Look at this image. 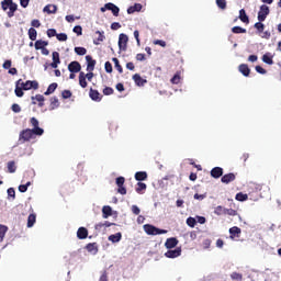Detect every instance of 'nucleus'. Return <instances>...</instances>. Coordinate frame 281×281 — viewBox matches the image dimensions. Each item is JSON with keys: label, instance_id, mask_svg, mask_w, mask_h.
<instances>
[{"label": "nucleus", "instance_id": "f257e3e1", "mask_svg": "<svg viewBox=\"0 0 281 281\" xmlns=\"http://www.w3.org/2000/svg\"><path fill=\"white\" fill-rule=\"evenodd\" d=\"M43 133H45V131L43 128H36V130H23L22 132H20L19 135V142L21 144H25V142H30V139H34V135H43Z\"/></svg>", "mask_w": 281, "mask_h": 281}, {"label": "nucleus", "instance_id": "f03ea898", "mask_svg": "<svg viewBox=\"0 0 281 281\" xmlns=\"http://www.w3.org/2000/svg\"><path fill=\"white\" fill-rule=\"evenodd\" d=\"M1 7H2V10L5 12V10L9 9L8 11V16L9 19H12V16H14V13L16 12L19 5L16 3H14L12 0H3L1 2Z\"/></svg>", "mask_w": 281, "mask_h": 281}, {"label": "nucleus", "instance_id": "7ed1b4c3", "mask_svg": "<svg viewBox=\"0 0 281 281\" xmlns=\"http://www.w3.org/2000/svg\"><path fill=\"white\" fill-rule=\"evenodd\" d=\"M144 232L148 235V236H159L161 234H168V231L166 229H161V228H157L150 224H145L144 225Z\"/></svg>", "mask_w": 281, "mask_h": 281}, {"label": "nucleus", "instance_id": "20e7f679", "mask_svg": "<svg viewBox=\"0 0 281 281\" xmlns=\"http://www.w3.org/2000/svg\"><path fill=\"white\" fill-rule=\"evenodd\" d=\"M18 85H20L24 91H30V89H34L36 91V89H38V81L36 80H27L23 82V79H19Z\"/></svg>", "mask_w": 281, "mask_h": 281}, {"label": "nucleus", "instance_id": "39448f33", "mask_svg": "<svg viewBox=\"0 0 281 281\" xmlns=\"http://www.w3.org/2000/svg\"><path fill=\"white\" fill-rule=\"evenodd\" d=\"M128 45V35L121 33L119 35V48L121 52H126V47Z\"/></svg>", "mask_w": 281, "mask_h": 281}, {"label": "nucleus", "instance_id": "423d86ee", "mask_svg": "<svg viewBox=\"0 0 281 281\" xmlns=\"http://www.w3.org/2000/svg\"><path fill=\"white\" fill-rule=\"evenodd\" d=\"M126 182V179L124 177H119L116 178V186H117V192L119 194H126V187L124 186V183Z\"/></svg>", "mask_w": 281, "mask_h": 281}, {"label": "nucleus", "instance_id": "0eeeda50", "mask_svg": "<svg viewBox=\"0 0 281 281\" xmlns=\"http://www.w3.org/2000/svg\"><path fill=\"white\" fill-rule=\"evenodd\" d=\"M267 16H269V8L266 4H262L258 12V21H266Z\"/></svg>", "mask_w": 281, "mask_h": 281}, {"label": "nucleus", "instance_id": "6e6552de", "mask_svg": "<svg viewBox=\"0 0 281 281\" xmlns=\"http://www.w3.org/2000/svg\"><path fill=\"white\" fill-rule=\"evenodd\" d=\"M228 232L231 240H236V238H240V234H243V231L238 226L231 227Z\"/></svg>", "mask_w": 281, "mask_h": 281}, {"label": "nucleus", "instance_id": "1a4fd4ad", "mask_svg": "<svg viewBox=\"0 0 281 281\" xmlns=\"http://www.w3.org/2000/svg\"><path fill=\"white\" fill-rule=\"evenodd\" d=\"M81 69H82V66L80 65L79 61H71L68 65V71H70V74H79Z\"/></svg>", "mask_w": 281, "mask_h": 281}, {"label": "nucleus", "instance_id": "9d476101", "mask_svg": "<svg viewBox=\"0 0 281 281\" xmlns=\"http://www.w3.org/2000/svg\"><path fill=\"white\" fill-rule=\"evenodd\" d=\"M132 80H134L136 87H144V85L148 82V80L142 78L139 74L133 75Z\"/></svg>", "mask_w": 281, "mask_h": 281}, {"label": "nucleus", "instance_id": "9b49d317", "mask_svg": "<svg viewBox=\"0 0 281 281\" xmlns=\"http://www.w3.org/2000/svg\"><path fill=\"white\" fill-rule=\"evenodd\" d=\"M177 245H179V239H177L176 237H170L165 243V247L167 249H175Z\"/></svg>", "mask_w": 281, "mask_h": 281}, {"label": "nucleus", "instance_id": "f8f14e48", "mask_svg": "<svg viewBox=\"0 0 281 281\" xmlns=\"http://www.w3.org/2000/svg\"><path fill=\"white\" fill-rule=\"evenodd\" d=\"M58 65H60V54L58 52H53V63H50V67L53 69H58Z\"/></svg>", "mask_w": 281, "mask_h": 281}, {"label": "nucleus", "instance_id": "ddd939ff", "mask_svg": "<svg viewBox=\"0 0 281 281\" xmlns=\"http://www.w3.org/2000/svg\"><path fill=\"white\" fill-rule=\"evenodd\" d=\"M86 61H87V71H93V69H95V59H93L91 55H87Z\"/></svg>", "mask_w": 281, "mask_h": 281}, {"label": "nucleus", "instance_id": "4468645a", "mask_svg": "<svg viewBox=\"0 0 281 281\" xmlns=\"http://www.w3.org/2000/svg\"><path fill=\"white\" fill-rule=\"evenodd\" d=\"M105 8L112 11L113 16H120V7L115 5L112 2L105 3Z\"/></svg>", "mask_w": 281, "mask_h": 281}, {"label": "nucleus", "instance_id": "2eb2a0df", "mask_svg": "<svg viewBox=\"0 0 281 281\" xmlns=\"http://www.w3.org/2000/svg\"><path fill=\"white\" fill-rule=\"evenodd\" d=\"M89 95L93 102H101L102 95H100V92L98 90H94L93 88H90Z\"/></svg>", "mask_w": 281, "mask_h": 281}, {"label": "nucleus", "instance_id": "dca6fc26", "mask_svg": "<svg viewBox=\"0 0 281 281\" xmlns=\"http://www.w3.org/2000/svg\"><path fill=\"white\" fill-rule=\"evenodd\" d=\"M32 104H36L38 102V106H45V97L43 94H36L35 97H31Z\"/></svg>", "mask_w": 281, "mask_h": 281}, {"label": "nucleus", "instance_id": "f3484780", "mask_svg": "<svg viewBox=\"0 0 281 281\" xmlns=\"http://www.w3.org/2000/svg\"><path fill=\"white\" fill-rule=\"evenodd\" d=\"M89 236V231L86 227H79L77 231V238L85 240Z\"/></svg>", "mask_w": 281, "mask_h": 281}, {"label": "nucleus", "instance_id": "a211bd4d", "mask_svg": "<svg viewBox=\"0 0 281 281\" xmlns=\"http://www.w3.org/2000/svg\"><path fill=\"white\" fill-rule=\"evenodd\" d=\"M222 183H232V181H236V175L235 173H226L222 176L221 178Z\"/></svg>", "mask_w": 281, "mask_h": 281}, {"label": "nucleus", "instance_id": "6ab92c4d", "mask_svg": "<svg viewBox=\"0 0 281 281\" xmlns=\"http://www.w3.org/2000/svg\"><path fill=\"white\" fill-rule=\"evenodd\" d=\"M86 249L89 254H92V256H95V254H98V251H99L97 243L87 244Z\"/></svg>", "mask_w": 281, "mask_h": 281}, {"label": "nucleus", "instance_id": "aec40b11", "mask_svg": "<svg viewBox=\"0 0 281 281\" xmlns=\"http://www.w3.org/2000/svg\"><path fill=\"white\" fill-rule=\"evenodd\" d=\"M166 258H179L181 256V248H176L173 250H168L165 254Z\"/></svg>", "mask_w": 281, "mask_h": 281}, {"label": "nucleus", "instance_id": "412c9836", "mask_svg": "<svg viewBox=\"0 0 281 281\" xmlns=\"http://www.w3.org/2000/svg\"><path fill=\"white\" fill-rule=\"evenodd\" d=\"M211 177H213V179H221V177H223V168L214 167L211 170Z\"/></svg>", "mask_w": 281, "mask_h": 281}, {"label": "nucleus", "instance_id": "4be33fe9", "mask_svg": "<svg viewBox=\"0 0 281 281\" xmlns=\"http://www.w3.org/2000/svg\"><path fill=\"white\" fill-rule=\"evenodd\" d=\"M238 71L243 74L246 78L249 77V74H251V69H249V66L247 64H240L238 67Z\"/></svg>", "mask_w": 281, "mask_h": 281}, {"label": "nucleus", "instance_id": "5701e85b", "mask_svg": "<svg viewBox=\"0 0 281 281\" xmlns=\"http://www.w3.org/2000/svg\"><path fill=\"white\" fill-rule=\"evenodd\" d=\"M142 3H135L127 9V14H135V12H142Z\"/></svg>", "mask_w": 281, "mask_h": 281}, {"label": "nucleus", "instance_id": "b1692460", "mask_svg": "<svg viewBox=\"0 0 281 281\" xmlns=\"http://www.w3.org/2000/svg\"><path fill=\"white\" fill-rule=\"evenodd\" d=\"M57 11L58 7H56L55 4H47L43 9V12H47V14H56Z\"/></svg>", "mask_w": 281, "mask_h": 281}, {"label": "nucleus", "instance_id": "393cba45", "mask_svg": "<svg viewBox=\"0 0 281 281\" xmlns=\"http://www.w3.org/2000/svg\"><path fill=\"white\" fill-rule=\"evenodd\" d=\"M60 106V102L58 101V97L50 98L49 111H55Z\"/></svg>", "mask_w": 281, "mask_h": 281}, {"label": "nucleus", "instance_id": "a878e982", "mask_svg": "<svg viewBox=\"0 0 281 281\" xmlns=\"http://www.w3.org/2000/svg\"><path fill=\"white\" fill-rule=\"evenodd\" d=\"M109 216H113V209L111 206L106 205L102 207V217L109 218Z\"/></svg>", "mask_w": 281, "mask_h": 281}, {"label": "nucleus", "instance_id": "bb28decb", "mask_svg": "<svg viewBox=\"0 0 281 281\" xmlns=\"http://www.w3.org/2000/svg\"><path fill=\"white\" fill-rule=\"evenodd\" d=\"M136 181H146L148 179V173L146 171H137L135 173Z\"/></svg>", "mask_w": 281, "mask_h": 281}, {"label": "nucleus", "instance_id": "cd10ccee", "mask_svg": "<svg viewBox=\"0 0 281 281\" xmlns=\"http://www.w3.org/2000/svg\"><path fill=\"white\" fill-rule=\"evenodd\" d=\"M95 34L98 35V37L93 40V44L100 45V43H102L106 37L104 36V32H101V31H97Z\"/></svg>", "mask_w": 281, "mask_h": 281}, {"label": "nucleus", "instance_id": "c85d7f7f", "mask_svg": "<svg viewBox=\"0 0 281 281\" xmlns=\"http://www.w3.org/2000/svg\"><path fill=\"white\" fill-rule=\"evenodd\" d=\"M87 78L85 77V72L80 71L79 72V86L81 87V89H87Z\"/></svg>", "mask_w": 281, "mask_h": 281}, {"label": "nucleus", "instance_id": "c756f323", "mask_svg": "<svg viewBox=\"0 0 281 281\" xmlns=\"http://www.w3.org/2000/svg\"><path fill=\"white\" fill-rule=\"evenodd\" d=\"M56 89H58V83L53 82L48 86L47 90L44 92V95H52V93H54V91H56Z\"/></svg>", "mask_w": 281, "mask_h": 281}, {"label": "nucleus", "instance_id": "7c9ffc66", "mask_svg": "<svg viewBox=\"0 0 281 281\" xmlns=\"http://www.w3.org/2000/svg\"><path fill=\"white\" fill-rule=\"evenodd\" d=\"M262 61L266 63V65H273V55H271V53H266L262 56Z\"/></svg>", "mask_w": 281, "mask_h": 281}, {"label": "nucleus", "instance_id": "2f4dec72", "mask_svg": "<svg viewBox=\"0 0 281 281\" xmlns=\"http://www.w3.org/2000/svg\"><path fill=\"white\" fill-rule=\"evenodd\" d=\"M108 239L110 240V243H120V240H122V233L110 235Z\"/></svg>", "mask_w": 281, "mask_h": 281}, {"label": "nucleus", "instance_id": "473e14b6", "mask_svg": "<svg viewBox=\"0 0 281 281\" xmlns=\"http://www.w3.org/2000/svg\"><path fill=\"white\" fill-rule=\"evenodd\" d=\"M239 20L241 23H249V16H247V13L245 12V9H241L239 11Z\"/></svg>", "mask_w": 281, "mask_h": 281}, {"label": "nucleus", "instance_id": "72a5a7b5", "mask_svg": "<svg viewBox=\"0 0 281 281\" xmlns=\"http://www.w3.org/2000/svg\"><path fill=\"white\" fill-rule=\"evenodd\" d=\"M49 45L48 42H45L43 40H38L35 42V49H43L44 47H47Z\"/></svg>", "mask_w": 281, "mask_h": 281}, {"label": "nucleus", "instance_id": "f704fd0d", "mask_svg": "<svg viewBox=\"0 0 281 281\" xmlns=\"http://www.w3.org/2000/svg\"><path fill=\"white\" fill-rule=\"evenodd\" d=\"M226 210H227V209H225V207L218 205V206H216V207L214 209V214H215L216 216H223V215L226 214Z\"/></svg>", "mask_w": 281, "mask_h": 281}, {"label": "nucleus", "instance_id": "c9c22d12", "mask_svg": "<svg viewBox=\"0 0 281 281\" xmlns=\"http://www.w3.org/2000/svg\"><path fill=\"white\" fill-rule=\"evenodd\" d=\"M8 172L14 173L16 172V162L14 160H11L7 164Z\"/></svg>", "mask_w": 281, "mask_h": 281}, {"label": "nucleus", "instance_id": "e433bc0d", "mask_svg": "<svg viewBox=\"0 0 281 281\" xmlns=\"http://www.w3.org/2000/svg\"><path fill=\"white\" fill-rule=\"evenodd\" d=\"M36 36H38V32H36V29L34 27L29 29L30 41H36Z\"/></svg>", "mask_w": 281, "mask_h": 281}, {"label": "nucleus", "instance_id": "4c0bfd02", "mask_svg": "<svg viewBox=\"0 0 281 281\" xmlns=\"http://www.w3.org/2000/svg\"><path fill=\"white\" fill-rule=\"evenodd\" d=\"M7 233H8V226L0 225V243H3V238H5Z\"/></svg>", "mask_w": 281, "mask_h": 281}, {"label": "nucleus", "instance_id": "58836bf2", "mask_svg": "<svg viewBox=\"0 0 281 281\" xmlns=\"http://www.w3.org/2000/svg\"><path fill=\"white\" fill-rule=\"evenodd\" d=\"M112 60L114 63L115 69L119 71V74H124V69L122 68V65H120V59L114 57Z\"/></svg>", "mask_w": 281, "mask_h": 281}, {"label": "nucleus", "instance_id": "ea45409f", "mask_svg": "<svg viewBox=\"0 0 281 281\" xmlns=\"http://www.w3.org/2000/svg\"><path fill=\"white\" fill-rule=\"evenodd\" d=\"M233 34H247V29H243L240 26H234L232 29Z\"/></svg>", "mask_w": 281, "mask_h": 281}, {"label": "nucleus", "instance_id": "a19ab883", "mask_svg": "<svg viewBox=\"0 0 281 281\" xmlns=\"http://www.w3.org/2000/svg\"><path fill=\"white\" fill-rule=\"evenodd\" d=\"M34 223H36V215L30 214L27 217V227H34Z\"/></svg>", "mask_w": 281, "mask_h": 281}, {"label": "nucleus", "instance_id": "79ce46f5", "mask_svg": "<svg viewBox=\"0 0 281 281\" xmlns=\"http://www.w3.org/2000/svg\"><path fill=\"white\" fill-rule=\"evenodd\" d=\"M144 190H146V183L137 182V184H136L137 194H142V192H144Z\"/></svg>", "mask_w": 281, "mask_h": 281}, {"label": "nucleus", "instance_id": "37998d69", "mask_svg": "<svg viewBox=\"0 0 281 281\" xmlns=\"http://www.w3.org/2000/svg\"><path fill=\"white\" fill-rule=\"evenodd\" d=\"M23 91H24L23 86L19 87V85L16 83L15 95L18 98H23V95H25V93Z\"/></svg>", "mask_w": 281, "mask_h": 281}, {"label": "nucleus", "instance_id": "c03bdc74", "mask_svg": "<svg viewBox=\"0 0 281 281\" xmlns=\"http://www.w3.org/2000/svg\"><path fill=\"white\" fill-rule=\"evenodd\" d=\"M235 199L236 201H247V199H249V195L243 193V192H239L235 195Z\"/></svg>", "mask_w": 281, "mask_h": 281}, {"label": "nucleus", "instance_id": "a18cd8bd", "mask_svg": "<svg viewBox=\"0 0 281 281\" xmlns=\"http://www.w3.org/2000/svg\"><path fill=\"white\" fill-rule=\"evenodd\" d=\"M216 5H217V8H220V10H226L227 1L226 0H216Z\"/></svg>", "mask_w": 281, "mask_h": 281}, {"label": "nucleus", "instance_id": "49530a36", "mask_svg": "<svg viewBox=\"0 0 281 281\" xmlns=\"http://www.w3.org/2000/svg\"><path fill=\"white\" fill-rule=\"evenodd\" d=\"M75 53L77 56H85L87 54V48L85 47H75Z\"/></svg>", "mask_w": 281, "mask_h": 281}, {"label": "nucleus", "instance_id": "de8ad7c7", "mask_svg": "<svg viewBox=\"0 0 281 281\" xmlns=\"http://www.w3.org/2000/svg\"><path fill=\"white\" fill-rule=\"evenodd\" d=\"M30 124H31V126H33L32 131H36V128H41L38 126V120L36 117H34V116L31 117Z\"/></svg>", "mask_w": 281, "mask_h": 281}, {"label": "nucleus", "instance_id": "09e8293b", "mask_svg": "<svg viewBox=\"0 0 281 281\" xmlns=\"http://www.w3.org/2000/svg\"><path fill=\"white\" fill-rule=\"evenodd\" d=\"M255 27L257 29V32L259 34H262L265 32V24L260 21L255 23Z\"/></svg>", "mask_w": 281, "mask_h": 281}, {"label": "nucleus", "instance_id": "8fccbe9b", "mask_svg": "<svg viewBox=\"0 0 281 281\" xmlns=\"http://www.w3.org/2000/svg\"><path fill=\"white\" fill-rule=\"evenodd\" d=\"M231 279L232 280H235V281H243V274L241 273H238V272H233L231 274Z\"/></svg>", "mask_w": 281, "mask_h": 281}, {"label": "nucleus", "instance_id": "3c124183", "mask_svg": "<svg viewBox=\"0 0 281 281\" xmlns=\"http://www.w3.org/2000/svg\"><path fill=\"white\" fill-rule=\"evenodd\" d=\"M104 67L106 74H113V65L111 64V61H105Z\"/></svg>", "mask_w": 281, "mask_h": 281}, {"label": "nucleus", "instance_id": "603ef678", "mask_svg": "<svg viewBox=\"0 0 281 281\" xmlns=\"http://www.w3.org/2000/svg\"><path fill=\"white\" fill-rule=\"evenodd\" d=\"M30 186H32V182H26V184H20L19 186V191L20 192H27V188H30Z\"/></svg>", "mask_w": 281, "mask_h": 281}, {"label": "nucleus", "instance_id": "864d4df0", "mask_svg": "<svg viewBox=\"0 0 281 281\" xmlns=\"http://www.w3.org/2000/svg\"><path fill=\"white\" fill-rule=\"evenodd\" d=\"M187 225L189 227H194L196 225V220L194 217L187 218Z\"/></svg>", "mask_w": 281, "mask_h": 281}, {"label": "nucleus", "instance_id": "5fc2aeb1", "mask_svg": "<svg viewBox=\"0 0 281 281\" xmlns=\"http://www.w3.org/2000/svg\"><path fill=\"white\" fill-rule=\"evenodd\" d=\"M113 93H114V90L111 87H105L103 89V95H113Z\"/></svg>", "mask_w": 281, "mask_h": 281}, {"label": "nucleus", "instance_id": "6e6d98bb", "mask_svg": "<svg viewBox=\"0 0 281 281\" xmlns=\"http://www.w3.org/2000/svg\"><path fill=\"white\" fill-rule=\"evenodd\" d=\"M72 32H75V34H77V36H82V26L76 25V26L72 29Z\"/></svg>", "mask_w": 281, "mask_h": 281}, {"label": "nucleus", "instance_id": "4d7b16f0", "mask_svg": "<svg viewBox=\"0 0 281 281\" xmlns=\"http://www.w3.org/2000/svg\"><path fill=\"white\" fill-rule=\"evenodd\" d=\"M11 111H13V113H21V105H19V103H13Z\"/></svg>", "mask_w": 281, "mask_h": 281}, {"label": "nucleus", "instance_id": "13d9d810", "mask_svg": "<svg viewBox=\"0 0 281 281\" xmlns=\"http://www.w3.org/2000/svg\"><path fill=\"white\" fill-rule=\"evenodd\" d=\"M72 93L69 90H64L61 92V98H64V100H69V98H71Z\"/></svg>", "mask_w": 281, "mask_h": 281}, {"label": "nucleus", "instance_id": "bf43d9fd", "mask_svg": "<svg viewBox=\"0 0 281 281\" xmlns=\"http://www.w3.org/2000/svg\"><path fill=\"white\" fill-rule=\"evenodd\" d=\"M7 192L8 196H10L11 199H16V191H14V188H9Z\"/></svg>", "mask_w": 281, "mask_h": 281}, {"label": "nucleus", "instance_id": "052dcab7", "mask_svg": "<svg viewBox=\"0 0 281 281\" xmlns=\"http://www.w3.org/2000/svg\"><path fill=\"white\" fill-rule=\"evenodd\" d=\"M226 214L228 216H238V211H236L234 209H226Z\"/></svg>", "mask_w": 281, "mask_h": 281}, {"label": "nucleus", "instance_id": "680f3d73", "mask_svg": "<svg viewBox=\"0 0 281 281\" xmlns=\"http://www.w3.org/2000/svg\"><path fill=\"white\" fill-rule=\"evenodd\" d=\"M57 41L65 42L67 41V34L66 33H59L56 35Z\"/></svg>", "mask_w": 281, "mask_h": 281}, {"label": "nucleus", "instance_id": "e2e57ef3", "mask_svg": "<svg viewBox=\"0 0 281 281\" xmlns=\"http://www.w3.org/2000/svg\"><path fill=\"white\" fill-rule=\"evenodd\" d=\"M181 81V77L179 75H175L172 78H171V83L172 85H179V82Z\"/></svg>", "mask_w": 281, "mask_h": 281}, {"label": "nucleus", "instance_id": "0e129e2a", "mask_svg": "<svg viewBox=\"0 0 281 281\" xmlns=\"http://www.w3.org/2000/svg\"><path fill=\"white\" fill-rule=\"evenodd\" d=\"M47 36H48V38H53V36H57L56 30L55 29H48L47 30Z\"/></svg>", "mask_w": 281, "mask_h": 281}, {"label": "nucleus", "instance_id": "69168bd1", "mask_svg": "<svg viewBox=\"0 0 281 281\" xmlns=\"http://www.w3.org/2000/svg\"><path fill=\"white\" fill-rule=\"evenodd\" d=\"M132 212L135 214V216H139L142 210H139L137 205H132Z\"/></svg>", "mask_w": 281, "mask_h": 281}, {"label": "nucleus", "instance_id": "338daca9", "mask_svg": "<svg viewBox=\"0 0 281 281\" xmlns=\"http://www.w3.org/2000/svg\"><path fill=\"white\" fill-rule=\"evenodd\" d=\"M255 69L257 71V74H261V75L267 74V70L265 68H262V66H256Z\"/></svg>", "mask_w": 281, "mask_h": 281}, {"label": "nucleus", "instance_id": "774afa93", "mask_svg": "<svg viewBox=\"0 0 281 281\" xmlns=\"http://www.w3.org/2000/svg\"><path fill=\"white\" fill-rule=\"evenodd\" d=\"M120 27H122V24H120L119 22H113L111 24V30H120Z\"/></svg>", "mask_w": 281, "mask_h": 281}]
</instances>
